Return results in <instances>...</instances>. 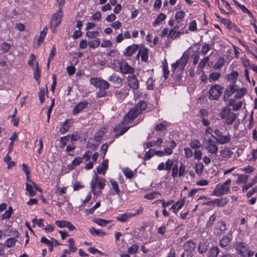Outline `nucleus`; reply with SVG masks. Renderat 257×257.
Instances as JSON below:
<instances>
[{
    "mask_svg": "<svg viewBox=\"0 0 257 257\" xmlns=\"http://www.w3.org/2000/svg\"><path fill=\"white\" fill-rule=\"evenodd\" d=\"M231 181V179H228L223 184H218L216 185L212 195L216 196H222L224 194L228 193L230 191L229 185Z\"/></svg>",
    "mask_w": 257,
    "mask_h": 257,
    "instance_id": "nucleus-1",
    "label": "nucleus"
},
{
    "mask_svg": "<svg viewBox=\"0 0 257 257\" xmlns=\"http://www.w3.org/2000/svg\"><path fill=\"white\" fill-rule=\"evenodd\" d=\"M98 185L99 189H103L105 185V180L104 178H99L96 174H95L91 182V189L94 195H99L101 191H97L95 190V187Z\"/></svg>",
    "mask_w": 257,
    "mask_h": 257,
    "instance_id": "nucleus-2",
    "label": "nucleus"
},
{
    "mask_svg": "<svg viewBox=\"0 0 257 257\" xmlns=\"http://www.w3.org/2000/svg\"><path fill=\"white\" fill-rule=\"evenodd\" d=\"M219 116L222 119H224L225 123L228 125L232 124L237 117L236 115L234 112H231L230 109L227 107L221 110L219 113Z\"/></svg>",
    "mask_w": 257,
    "mask_h": 257,
    "instance_id": "nucleus-3",
    "label": "nucleus"
},
{
    "mask_svg": "<svg viewBox=\"0 0 257 257\" xmlns=\"http://www.w3.org/2000/svg\"><path fill=\"white\" fill-rule=\"evenodd\" d=\"M140 114L139 112L135 108L131 109L123 117L122 120L118 123V127L122 126L123 124L128 125L129 123L135 119Z\"/></svg>",
    "mask_w": 257,
    "mask_h": 257,
    "instance_id": "nucleus-4",
    "label": "nucleus"
},
{
    "mask_svg": "<svg viewBox=\"0 0 257 257\" xmlns=\"http://www.w3.org/2000/svg\"><path fill=\"white\" fill-rule=\"evenodd\" d=\"M223 88L218 84L211 87L208 91V98L211 100H217L221 96Z\"/></svg>",
    "mask_w": 257,
    "mask_h": 257,
    "instance_id": "nucleus-5",
    "label": "nucleus"
},
{
    "mask_svg": "<svg viewBox=\"0 0 257 257\" xmlns=\"http://www.w3.org/2000/svg\"><path fill=\"white\" fill-rule=\"evenodd\" d=\"M89 82L91 85L100 89L107 90L109 87V84L107 81L99 78L91 77Z\"/></svg>",
    "mask_w": 257,
    "mask_h": 257,
    "instance_id": "nucleus-6",
    "label": "nucleus"
},
{
    "mask_svg": "<svg viewBox=\"0 0 257 257\" xmlns=\"http://www.w3.org/2000/svg\"><path fill=\"white\" fill-rule=\"evenodd\" d=\"M144 208L142 207H140L136 212L134 213L128 212L121 214L119 216L116 217V219L117 221L121 222H125L128 220L129 219L135 217L137 215H140L143 213Z\"/></svg>",
    "mask_w": 257,
    "mask_h": 257,
    "instance_id": "nucleus-7",
    "label": "nucleus"
},
{
    "mask_svg": "<svg viewBox=\"0 0 257 257\" xmlns=\"http://www.w3.org/2000/svg\"><path fill=\"white\" fill-rule=\"evenodd\" d=\"M214 133L216 136V137L214 135H212V137H213L219 144H225L230 141L231 139L230 135L223 136L222 133L218 129H215L214 131Z\"/></svg>",
    "mask_w": 257,
    "mask_h": 257,
    "instance_id": "nucleus-8",
    "label": "nucleus"
},
{
    "mask_svg": "<svg viewBox=\"0 0 257 257\" xmlns=\"http://www.w3.org/2000/svg\"><path fill=\"white\" fill-rule=\"evenodd\" d=\"M113 63L114 64L119 65L120 71L123 74H133L134 72V68L129 65L125 61H120L118 60H114Z\"/></svg>",
    "mask_w": 257,
    "mask_h": 257,
    "instance_id": "nucleus-9",
    "label": "nucleus"
},
{
    "mask_svg": "<svg viewBox=\"0 0 257 257\" xmlns=\"http://www.w3.org/2000/svg\"><path fill=\"white\" fill-rule=\"evenodd\" d=\"M62 16V12L61 9L52 16L51 21V28L53 29V31L60 24Z\"/></svg>",
    "mask_w": 257,
    "mask_h": 257,
    "instance_id": "nucleus-10",
    "label": "nucleus"
},
{
    "mask_svg": "<svg viewBox=\"0 0 257 257\" xmlns=\"http://www.w3.org/2000/svg\"><path fill=\"white\" fill-rule=\"evenodd\" d=\"M234 246L239 254L243 257L246 256V252L248 251V246L245 243L242 242H237Z\"/></svg>",
    "mask_w": 257,
    "mask_h": 257,
    "instance_id": "nucleus-11",
    "label": "nucleus"
},
{
    "mask_svg": "<svg viewBox=\"0 0 257 257\" xmlns=\"http://www.w3.org/2000/svg\"><path fill=\"white\" fill-rule=\"evenodd\" d=\"M205 148L212 154H216L218 150L216 143L210 139L207 140Z\"/></svg>",
    "mask_w": 257,
    "mask_h": 257,
    "instance_id": "nucleus-12",
    "label": "nucleus"
},
{
    "mask_svg": "<svg viewBox=\"0 0 257 257\" xmlns=\"http://www.w3.org/2000/svg\"><path fill=\"white\" fill-rule=\"evenodd\" d=\"M139 46L137 44L127 47L123 51V54L125 57H131L139 50Z\"/></svg>",
    "mask_w": 257,
    "mask_h": 257,
    "instance_id": "nucleus-13",
    "label": "nucleus"
},
{
    "mask_svg": "<svg viewBox=\"0 0 257 257\" xmlns=\"http://www.w3.org/2000/svg\"><path fill=\"white\" fill-rule=\"evenodd\" d=\"M236 85L235 84H231L226 88L224 92L223 99L227 101L229 97L236 91Z\"/></svg>",
    "mask_w": 257,
    "mask_h": 257,
    "instance_id": "nucleus-14",
    "label": "nucleus"
},
{
    "mask_svg": "<svg viewBox=\"0 0 257 257\" xmlns=\"http://www.w3.org/2000/svg\"><path fill=\"white\" fill-rule=\"evenodd\" d=\"M148 49L144 46H141L139 49V52L137 57L139 58L140 56L141 57V60L143 61L147 62L148 59Z\"/></svg>",
    "mask_w": 257,
    "mask_h": 257,
    "instance_id": "nucleus-15",
    "label": "nucleus"
},
{
    "mask_svg": "<svg viewBox=\"0 0 257 257\" xmlns=\"http://www.w3.org/2000/svg\"><path fill=\"white\" fill-rule=\"evenodd\" d=\"M127 84L129 87L133 89H138L139 85V81L134 75L128 77Z\"/></svg>",
    "mask_w": 257,
    "mask_h": 257,
    "instance_id": "nucleus-16",
    "label": "nucleus"
},
{
    "mask_svg": "<svg viewBox=\"0 0 257 257\" xmlns=\"http://www.w3.org/2000/svg\"><path fill=\"white\" fill-rule=\"evenodd\" d=\"M87 104L88 103L86 101H81L78 103L77 105H75L73 110V114L76 115L79 113L87 106Z\"/></svg>",
    "mask_w": 257,
    "mask_h": 257,
    "instance_id": "nucleus-17",
    "label": "nucleus"
},
{
    "mask_svg": "<svg viewBox=\"0 0 257 257\" xmlns=\"http://www.w3.org/2000/svg\"><path fill=\"white\" fill-rule=\"evenodd\" d=\"M73 123L72 119H67L63 123L62 126L60 128V132L61 134H64L67 132L70 127L71 126V124Z\"/></svg>",
    "mask_w": 257,
    "mask_h": 257,
    "instance_id": "nucleus-18",
    "label": "nucleus"
},
{
    "mask_svg": "<svg viewBox=\"0 0 257 257\" xmlns=\"http://www.w3.org/2000/svg\"><path fill=\"white\" fill-rule=\"evenodd\" d=\"M231 239V234H228V235H224L220 240L219 245L223 248L227 246L230 244Z\"/></svg>",
    "mask_w": 257,
    "mask_h": 257,
    "instance_id": "nucleus-19",
    "label": "nucleus"
},
{
    "mask_svg": "<svg viewBox=\"0 0 257 257\" xmlns=\"http://www.w3.org/2000/svg\"><path fill=\"white\" fill-rule=\"evenodd\" d=\"M185 202V198H183L182 199L179 200L172 206L170 209H171L173 212L176 213L179 210H180L184 206Z\"/></svg>",
    "mask_w": 257,
    "mask_h": 257,
    "instance_id": "nucleus-20",
    "label": "nucleus"
},
{
    "mask_svg": "<svg viewBox=\"0 0 257 257\" xmlns=\"http://www.w3.org/2000/svg\"><path fill=\"white\" fill-rule=\"evenodd\" d=\"M108 80L112 82L116 85V87H119L122 82V79L115 74L110 75L108 78Z\"/></svg>",
    "mask_w": 257,
    "mask_h": 257,
    "instance_id": "nucleus-21",
    "label": "nucleus"
},
{
    "mask_svg": "<svg viewBox=\"0 0 257 257\" xmlns=\"http://www.w3.org/2000/svg\"><path fill=\"white\" fill-rule=\"evenodd\" d=\"M189 59V56L188 54L184 53L181 58L178 60L180 64V68L181 70H183L186 65Z\"/></svg>",
    "mask_w": 257,
    "mask_h": 257,
    "instance_id": "nucleus-22",
    "label": "nucleus"
},
{
    "mask_svg": "<svg viewBox=\"0 0 257 257\" xmlns=\"http://www.w3.org/2000/svg\"><path fill=\"white\" fill-rule=\"evenodd\" d=\"M184 250L192 253L196 248V244L192 240H188L184 245Z\"/></svg>",
    "mask_w": 257,
    "mask_h": 257,
    "instance_id": "nucleus-23",
    "label": "nucleus"
},
{
    "mask_svg": "<svg viewBox=\"0 0 257 257\" xmlns=\"http://www.w3.org/2000/svg\"><path fill=\"white\" fill-rule=\"evenodd\" d=\"M226 229V224L224 222L219 221L217 222V224L216 227V233L217 234H221L224 233Z\"/></svg>",
    "mask_w": 257,
    "mask_h": 257,
    "instance_id": "nucleus-24",
    "label": "nucleus"
},
{
    "mask_svg": "<svg viewBox=\"0 0 257 257\" xmlns=\"http://www.w3.org/2000/svg\"><path fill=\"white\" fill-rule=\"evenodd\" d=\"M82 162V158L80 157H77L72 161L71 164L68 165L67 167L69 170H72L74 168L75 166L79 165Z\"/></svg>",
    "mask_w": 257,
    "mask_h": 257,
    "instance_id": "nucleus-25",
    "label": "nucleus"
},
{
    "mask_svg": "<svg viewBox=\"0 0 257 257\" xmlns=\"http://www.w3.org/2000/svg\"><path fill=\"white\" fill-rule=\"evenodd\" d=\"M47 28L46 27L41 32L38 37H35V40L38 42V47L44 41V38L47 34Z\"/></svg>",
    "mask_w": 257,
    "mask_h": 257,
    "instance_id": "nucleus-26",
    "label": "nucleus"
},
{
    "mask_svg": "<svg viewBox=\"0 0 257 257\" xmlns=\"http://www.w3.org/2000/svg\"><path fill=\"white\" fill-rule=\"evenodd\" d=\"M139 243H135L133 244L131 246H130L127 249L128 254H135L138 252V251L139 249Z\"/></svg>",
    "mask_w": 257,
    "mask_h": 257,
    "instance_id": "nucleus-27",
    "label": "nucleus"
},
{
    "mask_svg": "<svg viewBox=\"0 0 257 257\" xmlns=\"http://www.w3.org/2000/svg\"><path fill=\"white\" fill-rule=\"evenodd\" d=\"M116 99L119 102H121L125 98V93L124 90H117L114 94Z\"/></svg>",
    "mask_w": 257,
    "mask_h": 257,
    "instance_id": "nucleus-28",
    "label": "nucleus"
},
{
    "mask_svg": "<svg viewBox=\"0 0 257 257\" xmlns=\"http://www.w3.org/2000/svg\"><path fill=\"white\" fill-rule=\"evenodd\" d=\"M108 167V161H103L100 166L97 168V172L98 174H104Z\"/></svg>",
    "mask_w": 257,
    "mask_h": 257,
    "instance_id": "nucleus-29",
    "label": "nucleus"
},
{
    "mask_svg": "<svg viewBox=\"0 0 257 257\" xmlns=\"http://www.w3.org/2000/svg\"><path fill=\"white\" fill-rule=\"evenodd\" d=\"M147 107V103L145 101H141L138 103L134 107L141 113L146 109Z\"/></svg>",
    "mask_w": 257,
    "mask_h": 257,
    "instance_id": "nucleus-30",
    "label": "nucleus"
},
{
    "mask_svg": "<svg viewBox=\"0 0 257 257\" xmlns=\"http://www.w3.org/2000/svg\"><path fill=\"white\" fill-rule=\"evenodd\" d=\"M225 60L223 57H219L217 61L213 65L214 70H218L222 68L225 64Z\"/></svg>",
    "mask_w": 257,
    "mask_h": 257,
    "instance_id": "nucleus-31",
    "label": "nucleus"
},
{
    "mask_svg": "<svg viewBox=\"0 0 257 257\" xmlns=\"http://www.w3.org/2000/svg\"><path fill=\"white\" fill-rule=\"evenodd\" d=\"M89 232L92 235H98L99 236H103L105 235V232L103 231L102 230L98 229L96 230L94 227H91L89 229Z\"/></svg>",
    "mask_w": 257,
    "mask_h": 257,
    "instance_id": "nucleus-32",
    "label": "nucleus"
},
{
    "mask_svg": "<svg viewBox=\"0 0 257 257\" xmlns=\"http://www.w3.org/2000/svg\"><path fill=\"white\" fill-rule=\"evenodd\" d=\"M238 76V73L236 71H233L228 75L227 80L232 82V84H234Z\"/></svg>",
    "mask_w": 257,
    "mask_h": 257,
    "instance_id": "nucleus-33",
    "label": "nucleus"
},
{
    "mask_svg": "<svg viewBox=\"0 0 257 257\" xmlns=\"http://www.w3.org/2000/svg\"><path fill=\"white\" fill-rule=\"evenodd\" d=\"M219 252V249L217 246H213L210 248L207 257H217Z\"/></svg>",
    "mask_w": 257,
    "mask_h": 257,
    "instance_id": "nucleus-34",
    "label": "nucleus"
},
{
    "mask_svg": "<svg viewBox=\"0 0 257 257\" xmlns=\"http://www.w3.org/2000/svg\"><path fill=\"white\" fill-rule=\"evenodd\" d=\"M233 154V152L231 151L229 148H225L220 152V156L222 158H229L231 157Z\"/></svg>",
    "mask_w": 257,
    "mask_h": 257,
    "instance_id": "nucleus-35",
    "label": "nucleus"
},
{
    "mask_svg": "<svg viewBox=\"0 0 257 257\" xmlns=\"http://www.w3.org/2000/svg\"><path fill=\"white\" fill-rule=\"evenodd\" d=\"M214 204H216L218 207H223L228 202L226 198H222L221 199H215L213 200Z\"/></svg>",
    "mask_w": 257,
    "mask_h": 257,
    "instance_id": "nucleus-36",
    "label": "nucleus"
},
{
    "mask_svg": "<svg viewBox=\"0 0 257 257\" xmlns=\"http://www.w3.org/2000/svg\"><path fill=\"white\" fill-rule=\"evenodd\" d=\"M223 21H224L227 23V27L229 30L232 31L240 32V29L237 28L234 24L232 23L229 20L227 19H223Z\"/></svg>",
    "mask_w": 257,
    "mask_h": 257,
    "instance_id": "nucleus-37",
    "label": "nucleus"
},
{
    "mask_svg": "<svg viewBox=\"0 0 257 257\" xmlns=\"http://www.w3.org/2000/svg\"><path fill=\"white\" fill-rule=\"evenodd\" d=\"M235 91H236V94L235 95V97L236 98H241L246 93V89L245 88L242 87L239 89H236Z\"/></svg>",
    "mask_w": 257,
    "mask_h": 257,
    "instance_id": "nucleus-38",
    "label": "nucleus"
},
{
    "mask_svg": "<svg viewBox=\"0 0 257 257\" xmlns=\"http://www.w3.org/2000/svg\"><path fill=\"white\" fill-rule=\"evenodd\" d=\"M88 44L90 48L95 49L99 45L100 40L98 38H95L94 40L89 41Z\"/></svg>",
    "mask_w": 257,
    "mask_h": 257,
    "instance_id": "nucleus-39",
    "label": "nucleus"
},
{
    "mask_svg": "<svg viewBox=\"0 0 257 257\" xmlns=\"http://www.w3.org/2000/svg\"><path fill=\"white\" fill-rule=\"evenodd\" d=\"M147 89L153 90L155 85V80L152 77H150L146 82Z\"/></svg>",
    "mask_w": 257,
    "mask_h": 257,
    "instance_id": "nucleus-40",
    "label": "nucleus"
},
{
    "mask_svg": "<svg viewBox=\"0 0 257 257\" xmlns=\"http://www.w3.org/2000/svg\"><path fill=\"white\" fill-rule=\"evenodd\" d=\"M204 166L201 162L197 163L195 165V172L198 175H200L203 172Z\"/></svg>",
    "mask_w": 257,
    "mask_h": 257,
    "instance_id": "nucleus-41",
    "label": "nucleus"
},
{
    "mask_svg": "<svg viewBox=\"0 0 257 257\" xmlns=\"http://www.w3.org/2000/svg\"><path fill=\"white\" fill-rule=\"evenodd\" d=\"M220 77V74L218 72L211 73L208 77L209 81L211 82L212 81L217 80Z\"/></svg>",
    "mask_w": 257,
    "mask_h": 257,
    "instance_id": "nucleus-42",
    "label": "nucleus"
},
{
    "mask_svg": "<svg viewBox=\"0 0 257 257\" xmlns=\"http://www.w3.org/2000/svg\"><path fill=\"white\" fill-rule=\"evenodd\" d=\"M209 60V57L206 56L202 59L200 62L198 68L203 70L205 65L208 63Z\"/></svg>",
    "mask_w": 257,
    "mask_h": 257,
    "instance_id": "nucleus-43",
    "label": "nucleus"
},
{
    "mask_svg": "<svg viewBox=\"0 0 257 257\" xmlns=\"http://www.w3.org/2000/svg\"><path fill=\"white\" fill-rule=\"evenodd\" d=\"M166 16L163 13H161L154 22V26H156L165 20Z\"/></svg>",
    "mask_w": 257,
    "mask_h": 257,
    "instance_id": "nucleus-44",
    "label": "nucleus"
},
{
    "mask_svg": "<svg viewBox=\"0 0 257 257\" xmlns=\"http://www.w3.org/2000/svg\"><path fill=\"white\" fill-rule=\"evenodd\" d=\"M110 182L112 186L113 189L114 190L116 194L118 195L120 193V190L118 187V184L116 181L113 179H111Z\"/></svg>",
    "mask_w": 257,
    "mask_h": 257,
    "instance_id": "nucleus-45",
    "label": "nucleus"
},
{
    "mask_svg": "<svg viewBox=\"0 0 257 257\" xmlns=\"http://www.w3.org/2000/svg\"><path fill=\"white\" fill-rule=\"evenodd\" d=\"M185 16V13L183 11L177 12L175 14V20L178 23H180Z\"/></svg>",
    "mask_w": 257,
    "mask_h": 257,
    "instance_id": "nucleus-46",
    "label": "nucleus"
},
{
    "mask_svg": "<svg viewBox=\"0 0 257 257\" xmlns=\"http://www.w3.org/2000/svg\"><path fill=\"white\" fill-rule=\"evenodd\" d=\"M207 250V245L205 242H200L198 247V252L202 254L205 252Z\"/></svg>",
    "mask_w": 257,
    "mask_h": 257,
    "instance_id": "nucleus-47",
    "label": "nucleus"
},
{
    "mask_svg": "<svg viewBox=\"0 0 257 257\" xmlns=\"http://www.w3.org/2000/svg\"><path fill=\"white\" fill-rule=\"evenodd\" d=\"M69 242L68 247L70 251L72 252H75L77 251V248L74 245V240L73 238H69L68 240Z\"/></svg>",
    "mask_w": 257,
    "mask_h": 257,
    "instance_id": "nucleus-48",
    "label": "nucleus"
},
{
    "mask_svg": "<svg viewBox=\"0 0 257 257\" xmlns=\"http://www.w3.org/2000/svg\"><path fill=\"white\" fill-rule=\"evenodd\" d=\"M123 172L127 178L132 179L134 176L133 172L127 168L123 169Z\"/></svg>",
    "mask_w": 257,
    "mask_h": 257,
    "instance_id": "nucleus-49",
    "label": "nucleus"
},
{
    "mask_svg": "<svg viewBox=\"0 0 257 257\" xmlns=\"http://www.w3.org/2000/svg\"><path fill=\"white\" fill-rule=\"evenodd\" d=\"M45 89L44 88H41L40 89V91L38 93V96L40 99V101L41 104L43 103L45 101Z\"/></svg>",
    "mask_w": 257,
    "mask_h": 257,
    "instance_id": "nucleus-50",
    "label": "nucleus"
},
{
    "mask_svg": "<svg viewBox=\"0 0 257 257\" xmlns=\"http://www.w3.org/2000/svg\"><path fill=\"white\" fill-rule=\"evenodd\" d=\"M189 145L190 147L194 149L199 148L201 147L200 141L197 139L191 141Z\"/></svg>",
    "mask_w": 257,
    "mask_h": 257,
    "instance_id": "nucleus-51",
    "label": "nucleus"
},
{
    "mask_svg": "<svg viewBox=\"0 0 257 257\" xmlns=\"http://www.w3.org/2000/svg\"><path fill=\"white\" fill-rule=\"evenodd\" d=\"M70 138L69 135L61 137L60 140V147L64 148L69 141Z\"/></svg>",
    "mask_w": 257,
    "mask_h": 257,
    "instance_id": "nucleus-52",
    "label": "nucleus"
},
{
    "mask_svg": "<svg viewBox=\"0 0 257 257\" xmlns=\"http://www.w3.org/2000/svg\"><path fill=\"white\" fill-rule=\"evenodd\" d=\"M26 190L31 196H35L36 193V190H34L33 186L28 183H26Z\"/></svg>",
    "mask_w": 257,
    "mask_h": 257,
    "instance_id": "nucleus-53",
    "label": "nucleus"
},
{
    "mask_svg": "<svg viewBox=\"0 0 257 257\" xmlns=\"http://www.w3.org/2000/svg\"><path fill=\"white\" fill-rule=\"evenodd\" d=\"M160 195V193L158 192L153 191L149 194H147L144 196V198L149 199L152 200L155 198H156L157 195Z\"/></svg>",
    "mask_w": 257,
    "mask_h": 257,
    "instance_id": "nucleus-54",
    "label": "nucleus"
},
{
    "mask_svg": "<svg viewBox=\"0 0 257 257\" xmlns=\"http://www.w3.org/2000/svg\"><path fill=\"white\" fill-rule=\"evenodd\" d=\"M238 177L236 180V183H245L248 179V176L245 175H238Z\"/></svg>",
    "mask_w": 257,
    "mask_h": 257,
    "instance_id": "nucleus-55",
    "label": "nucleus"
},
{
    "mask_svg": "<svg viewBox=\"0 0 257 257\" xmlns=\"http://www.w3.org/2000/svg\"><path fill=\"white\" fill-rule=\"evenodd\" d=\"M211 50V46L209 44H205L201 49V53L202 55H206Z\"/></svg>",
    "mask_w": 257,
    "mask_h": 257,
    "instance_id": "nucleus-56",
    "label": "nucleus"
},
{
    "mask_svg": "<svg viewBox=\"0 0 257 257\" xmlns=\"http://www.w3.org/2000/svg\"><path fill=\"white\" fill-rule=\"evenodd\" d=\"M111 222V220H106L103 219H97L95 221V222L98 225L101 226H105L106 224Z\"/></svg>",
    "mask_w": 257,
    "mask_h": 257,
    "instance_id": "nucleus-57",
    "label": "nucleus"
},
{
    "mask_svg": "<svg viewBox=\"0 0 257 257\" xmlns=\"http://www.w3.org/2000/svg\"><path fill=\"white\" fill-rule=\"evenodd\" d=\"M13 209L11 207H10L8 210L5 211V212L2 215V219H8L11 217Z\"/></svg>",
    "mask_w": 257,
    "mask_h": 257,
    "instance_id": "nucleus-58",
    "label": "nucleus"
},
{
    "mask_svg": "<svg viewBox=\"0 0 257 257\" xmlns=\"http://www.w3.org/2000/svg\"><path fill=\"white\" fill-rule=\"evenodd\" d=\"M154 152L155 151L152 149H151L149 151L147 152L144 155V160H148L151 159L154 155Z\"/></svg>",
    "mask_w": 257,
    "mask_h": 257,
    "instance_id": "nucleus-59",
    "label": "nucleus"
},
{
    "mask_svg": "<svg viewBox=\"0 0 257 257\" xmlns=\"http://www.w3.org/2000/svg\"><path fill=\"white\" fill-rule=\"evenodd\" d=\"M16 240L15 238H10L7 240L6 246L8 247H11L15 245Z\"/></svg>",
    "mask_w": 257,
    "mask_h": 257,
    "instance_id": "nucleus-60",
    "label": "nucleus"
},
{
    "mask_svg": "<svg viewBox=\"0 0 257 257\" xmlns=\"http://www.w3.org/2000/svg\"><path fill=\"white\" fill-rule=\"evenodd\" d=\"M1 48L4 53H7L10 49L11 45L8 43L3 42L1 45Z\"/></svg>",
    "mask_w": 257,
    "mask_h": 257,
    "instance_id": "nucleus-61",
    "label": "nucleus"
},
{
    "mask_svg": "<svg viewBox=\"0 0 257 257\" xmlns=\"http://www.w3.org/2000/svg\"><path fill=\"white\" fill-rule=\"evenodd\" d=\"M34 78L36 80H38L40 77V70L38 65V63H37L35 70L34 71Z\"/></svg>",
    "mask_w": 257,
    "mask_h": 257,
    "instance_id": "nucleus-62",
    "label": "nucleus"
},
{
    "mask_svg": "<svg viewBox=\"0 0 257 257\" xmlns=\"http://www.w3.org/2000/svg\"><path fill=\"white\" fill-rule=\"evenodd\" d=\"M242 105V102L241 101H238L236 103H230V106H233V110L234 111H237V110H239L241 108Z\"/></svg>",
    "mask_w": 257,
    "mask_h": 257,
    "instance_id": "nucleus-63",
    "label": "nucleus"
},
{
    "mask_svg": "<svg viewBox=\"0 0 257 257\" xmlns=\"http://www.w3.org/2000/svg\"><path fill=\"white\" fill-rule=\"evenodd\" d=\"M167 126L163 123L158 124L155 126V129L158 132L163 131L167 130Z\"/></svg>",
    "mask_w": 257,
    "mask_h": 257,
    "instance_id": "nucleus-64",
    "label": "nucleus"
}]
</instances>
